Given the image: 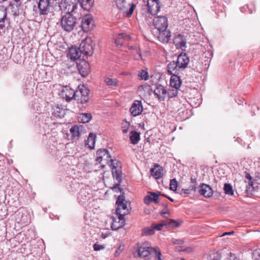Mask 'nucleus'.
Returning <instances> with one entry per match:
<instances>
[{
    "mask_svg": "<svg viewBox=\"0 0 260 260\" xmlns=\"http://www.w3.org/2000/svg\"><path fill=\"white\" fill-rule=\"evenodd\" d=\"M96 155H98L96 159L97 162L102 164V162L104 161L111 169L113 178L114 180V185L112 189L115 191L121 192L122 189L119 187L122 181V166L120 162L117 159L112 158L108 150L106 149H99L96 152Z\"/></svg>",
    "mask_w": 260,
    "mask_h": 260,
    "instance_id": "obj_1",
    "label": "nucleus"
},
{
    "mask_svg": "<svg viewBox=\"0 0 260 260\" xmlns=\"http://www.w3.org/2000/svg\"><path fill=\"white\" fill-rule=\"evenodd\" d=\"M153 25L158 30L157 38L162 43L168 42L170 39L171 34L167 30L168 26V19L166 16H157L153 19Z\"/></svg>",
    "mask_w": 260,
    "mask_h": 260,
    "instance_id": "obj_2",
    "label": "nucleus"
},
{
    "mask_svg": "<svg viewBox=\"0 0 260 260\" xmlns=\"http://www.w3.org/2000/svg\"><path fill=\"white\" fill-rule=\"evenodd\" d=\"M77 18L72 14L66 13L60 20V26L62 29L67 32L73 30L76 25Z\"/></svg>",
    "mask_w": 260,
    "mask_h": 260,
    "instance_id": "obj_3",
    "label": "nucleus"
},
{
    "mask_svg": "<svg viewBox=\"0 0 260 260\" xmlns=\"http://www.w3.org/2000/svg\"><path fill=\"white\" fill-rule=\"evenodd\" d=\"M78 88V90L75 91L74 99L81 104L87 103L89 100V89L84 85H79Z\"/></svg>",
    "mask_w": 260,
    "mask_h": 260,
    "instance_id": "obj_4",
    "label": "nucleus"
},
{
    "mask_svg": "<svg viewBox=\"0 0 260 260\" xmlns=\"http://www.w3.org/2000/svg\"><path fill=\"white\" fill-rule=\"evenodd\" d=\"M92 40L90 38H86L83 40L80 45V50L84 58V56H91L93 53V47L92 45Z\"/></svg>",
    "mask_w": 260,
    "mask_h": 260,
    "instance_id": "obj_5",
    "label": "nucleus"
},
{
    "mask_svg": "<svg viewBox=\"0 0 260 260\" xmlns=\"http://www.w3.org/2000/svg\"><path fill=\"white\" fill-rule=\"evenodd\" d=\"M116 5L119 10L122 11L123 15L127 17H130L132 16L136 7L135 4L129 3V1H118Z\"/></svg>",
    "mask_w": 260,
    "mask_h": 260,
    "instance_id": "obj_6",
    "label": "nucleus"
},
{
    "mask_svg": "<svg viewBox=\"0 0 260 260\" xmlns=\"http://www.w3.org/2000/svg\"><path fill=\"white\" fill-rule=\"evenodd\" d=\"M116 203L117 205L116 210L117 215L122 217L128 214V210L127 207V201L125 200L123 195H120L117 197Z\"/></svg>",
    "mask_w": 260,
    "mask_h": 260,
    "instance_id": "obj_7",
    "label": "nucleus"
},
{
    "mask_svg": "<svg viewBox=\"0 0 260 260\" xmlns=\"http://www.w3.org/2000/svg\"><path fill=\"white\" fill-rule=\"evenodd\" d=\"M94 26L93 17L90 15H84L81 20V27L84 32H88L93 29Z\"/></svg>",
    "mask_w": 260,
    "mask_h": 260,
    "instance_id": "obj_8",
    "label": "nucleus"
},
{
    "mask_svg": "<svg viewBox=\"0 0 260 260\" xmlns=\"http://www.w3.org/2000/svg\"><path fill=\"white\" fill-rule=\"evenodd\" d=\"M153 247H150L148 242H145L138 247L137 251L138 255L139 257L145 258L152 254V250Z\"/></svg>",
    "mask_w": 260,
    "mask_h": 260,
    "instance_id": "obj_9",
    "label": "nucleus"
},
{
    "mask_svg": "<svg viewBox=\"0 0 260 260\" xmlns=\"http://www.w3.org/2000/svg\"><path fill=\"white\" fill-rule=\"evenodd\" d=\"M76 66L80 74L82 77H86L89 72V64L84 58L78 60Z\"/></svg>",
    "mask_w": 260,
    "mask_h": 260,
    "instance_id": "obj_10",
    "label": "nucleus"
},
{
    "mask_svg": "<svg viewBox=\"0 0 260 260\" xmlns=\"http://www.w3.org/2000/svg\"><path fill=\"white\" fill-rule=\"evenodd\" d=\"M60 95L66 101L70 102L74 98L75 91L69 86H64L61 89Z\"/></svg>",
    "mask_w": 260,
    "mask_h": 260,
    "instance_id": "obj_11",
    "label": "nucleus"
},
{
    "mask_svg": "<svg viewBox=\"0 0 260 260\" xmlns=\"http://www.w3.org/2000/svg\"><path fill=\"white\" fill-rule=\"evenodd\" d=\"M176 62L179 68L184 69L187 68L189 62V58L186 53H181L178 56Z\"/></svg>",
    "mask_w": 260,
    "mask_h": 260,
    "instance_id": "obj_12",
    "label": "nucleus"
},
{
    "mask_svg": "<svg viewBox=\"0 0 260 260\" xmlns=\"http://www.w3.org/2000/svg\"><path fill=\"white\" fill-rule=\"evenodd\" d=\"M200 195L204 196L206 198H209L212 197L213 194V190L210 185L202 183L199 186L198 190Z\"/></svg>",
    "mask_w": 260,
    "mask_h": 260,
    "instance_id": "obj_13",
    "label": "nucleus"
},
{
    "mask_svg": "<svg viewBox=\"0 0 260 260\" xmlns=\"http://www.w3.org/2000/svg\"><path fill=\"white\" fill-rule=\"evenodd\" d=\"M59 6L63 8L64 10L66 11V13L72 14L77 8V4L74 3L72 1H61Z\"/></svg>",
    "mask_w": 260,
    "mask_h": 260,
    "instance_id": "obj_14",
    "label": "nucleus"
},
{
    "mask_svg": "<svg viewBox=\"0 0 260 260\" xmlns=\"http://www.w3.org/2000/svg\"><path fill=\"white\" fill-rule=\"evenodd\" d=\"M160 1H147L148 11L152 15H156L160 8Z\"/></svg>",
    "mask_w": 260,
    "mask_h": 260,
    "instance_id": "obj_15",
    "label": "nucleus"
},
{
    "mask_svg": "<svg viewBox=\"0 0 260 260\" xmlns=\"http://www.w3.org/2000/svg\"><path fill=\"white\" fill-rule=\"evenodd\" d=\"M129 111L133 116H137L140 115L143 111V106L141 102L140 101H134Z\"/></svg>",
    "mask_w": 260,
    "mask_h": 260,
    "instance_id": "obj_16",
    "label": "nucleus"
},
{
    "mask_svg": "<svg viewBox=\"0 0 260 260\" xmlns=\"http://www.w3.org/2000/svg\"><path fill=\"white\" fill-rule=\"evenodd\" d=\"M51 5L50 1H39L38 8L40 15H47L50 12Z\"/></svg>",
    "mask_w": 260,
    "mask_h": 260,
    "instance_id": "obj_17",
    "label": "nucleus"
},
{
    "mask_svg": "<svg viewBox=\"0 0 260 260\" xmlns=\"http://www.w3.org/2000/svg\"><path fill=\"white\" fill-rule=\"evenodd\" d=\"M174 43L177 48H180L182 50H184L186 47V40L184 36L180 34L175 36L174 39Z\"/></svg>",
    "mask_w": 260,
    "mask_h": 260,
    "instance_id": "obj_18",
    "label": "nucleus"
},
{
    "mask_svg": "<svg viewBox=\"0 0 260 260\" xmlns=\"http://www.w3.org/2000/svg\"><path fill=\"white\" fill-rule=\"evenodd\" d=\"M148 193L149 195L146 196L144 199V202L145 204L149 205L151 202H153L156 204L158 203V197L161 195L160 192H149Z\"/></svg>",
    "mask_w": 260,
    "mask_h": 260,
    "instance_id": "obj_19",
    "label": "nucleus"
},
{
    "mask_svg": "<svg viewBox=\"0 0 260 260\" xmlns=\"http://www.w3.org/2000/svg\"><path fill=\"white\" fill-rule=\"evenodd\" d=\"M82 55V54L79 50V48L71 47L69 50L67 56L71 60H76L80 59V58L81 57Z\"/></svg>",
    "mask_w": 260,
    "mask_h": 260,
    "instance_id": "obj_20",
    "label": "nucleus"
},
{
    "mask_svg": "<svg viewBox=\"0 0 260 260\" xmlns=\"http://www.w3.org/2000/svg\"><path fill=\"white\" fill-rule=\"evenodd\" d=\"M125 224L124 216L121 217L118 215L116 218H113V221L111 224V228L113 230H117L123 227Z\"/></svg>",
    "mask_w": 260,
    "mask_h": 260,
    "instance_id": "obj_21",
    "label": "nucleus"
},
{
    "mask_svg": "<svg viewBox=\"0 0 260 260\" xmlns=\"http://www.w3.org/2000/svg\"><path fill=\"white\" fill-rule=\"evenodd\" d=\"M154 93L160 101H164L167 96V90L163 86L159 84L154 89Z\"/></svg>",
    "mask_w": 260,
    "mask_h": 260,
    "instance_id": "obj_22",
    "label": "nucleus"
},
{
    "mask_svg": "<svg viewBox=\"0 0 260 260\" xmlns=\"http://www.w3.org/2000/svg\"><path fill=\"white\" fill-rule=\"evenodd\" d=\"M151 175L155 179H158L162 177L163 169L159 165H156L150 170Z\"/></svg>",
    "mask_w": 260,
    "mask_h": 260,
    "instance_id": "obj_23",
    "label": "nucleus"
},
{
    "mask_svg": "<svg viewBox=\"0 0 260 260\" xmlns=\"http://www.w3.org/2000/svg\"><path fill=\"white\" fill-rule=\"evenodd\" d=\"M84 130L83 126L81 125H74L70 129L73 139L77 140Z\"/></svg>",
    "mask_w": 260,
    "mask_h": 260,
    "instance_id": "obj_24",
    "label": "nucleus"
},
{
    "mask_svg": "<svg viewBox=\"0 0 260 260\" xmlns=\"http://www.w3.org/2000/svg\"><path fill=\"white\" fill-rule=\"evenodd\" d=\"M181 84L180 77L177 75H172L170 79V86L171 88L179 89Z\"/></svg>",
    "mask_w": 260,
    "mask_h": 260,
    "instance_id": "obj_25",
    "label": "nucleus"
},
{
    "mask_svg": "<svg viewBox=\"0 0 260 260\" xmlns=\"http://www.w3.org/2000/svg\"><path fill=\"white\" fill-rule=\"evenodd\" d=\"M167 68L168 72L172 75L178 74L179 69H180L178 67L177 62L174 61L171 62L169 64H168Z\"/></svg>",
    "mask_w": 260,
    "mask_h": 260,
    "instance_id": "obj_26",
    "label": "nucleus"
},
{
    "mask_svg": "<svg viewBox=\"0 0 260 260\" xmlns=\"http://www.w3.org/2000/svg\"><path fill=\"white\" fill-rule=\"evenodd\" d=\"M96 141V135L93 133H90L87 139L85 141V145L90 149H93Z\"/></svg>",
    "mask_w": 260,
    "mask_h": 260,
    "instance_id": "obj_27",
    "label": "nucleus"
},
{
    "mask_svg": "<svg viewBox=\"0 0 260 260\" xmlns=\"http://www.w3.org/2000/svg\"><path fill=\"white\" fill-rule=\"evenodd\" d=\"M129 139L132 144H138L140 140V133L135 131H131L129 133Z\"/></svg>",
    "mask_w": 260,
    "mask_h": 260,
    "instance_id": "obj_28",
    "label": "nucleus"
},
{
    "mask_svg": "<svg viewBox=\"0 0 260 260\" xmlns=\"http://www.w3.org/2000/svg\"><path fill=\"white\" fill-rule=\"evenodd\" d=\"M92 116L90 113H81L78 117V121L83 123L89 122Z\"/></svg>",
    "mask_w": 260,
    "mask_h": 260,
    "instance_id": "obj_29",
    "label": "nucleus"
},
{
    "mask_svg": "<svg viewBox=\"0 0 260 260\" xmlns=\"http://www.w3.org/2000/svg\"><path fill=\"white\" fill-rule=\"evenodd\" d=\"M81 8L86 11H89L93 6L94 1H78Z\"/></svg>",
    "mask_w": 260,
    "mask_h": 260,
    "instance_id": "obj_30",
    "label": "nucleus"
},
{
    "mask_svg": "<svg viewBox=\"0 0 260 260\" xmlns=\"http://www.w3.org/2000/svg\"><path fill=\"white\" fill-rule=\"evenodd\" d=\"M104 82L108 86L116 87L118 85V82L116 79L105 77L104 79Z\"/></svg>",
    "mask_w": 260,
    "mask_h": 260,
    "instance_id": "obj_31",
    "label": "nucleus"
},
{
    "mask_svg": "<svg viewBox=\"0 0 260 260\" xmlns=\"http://www.w3.org/2000/svg\"><path fill=\"white\" fill-rule=\"evenodd\" d=\"M152 250V256H155V260H162L161 252L158 247H153Z\"/></svg>",
    "mask_w": 260,
    "mask_h": 260,
    "instance_id": "obj_32",
    "label": "nucleus"
},
{
    "mask_svg": "<svg viewBox=\"0 0 260 260\" xmlns=\"http://www.w3.org/2000/svg\"><path fill=\"white\" fill-rule=\"evenodd\" d=\"M224 192L226 194L232 196L234 194V190L231 184L229 183H225L223 188Z\"/></svg>",
    "mask_w": 260,
    "mask_h": 260,
    "instance_id": "obj_33",
    "label": "nucleus"
},
{
    "mask_svg": "<svg viewBox=\"0 0 260 260\" xmlns=\"http://www.w3.org/2000/svg\"><path fill=\"white\" fill-rule=\"evenodd\" d=\"M179 89H176L174 88H170L169 91H167V96L169 98H172L178 95Z\"/></svg>",
    "mask_w": 260,
    "mask_h": 260,
    "instance_id": "obj_34",
    "label": "nucleus"
},
{
    "mask_svg": "<svg viewBox=\"0 0 260 260\" xmlns=\"http://www.w3.org/2000/svg\"><path fill=\"white\" fill-rule=\"evenodd\" d=\"M7 17V9L3 6H0V22H4Z\"/></svg>",
    "mask_w": 260,
    "mask_h": 260,
    "instance_id": "obj_35",
    "label": "nucleus"
},
{
    "mask_svg": "<svg viewBox=\"0 0 260 260\" xmlns=\"http://www.w3.org/2000/svg\"><path fill=\"white\" fill-rule=\"evenodd\" d=\"M168 222L166 220L162 221L161 223L158 224H153L152 228L154 229L159 231L161 229V228L164 226H167Z\"/></svg>",
    "mask_w": 260,
    "mask_h": 260,
    "instance_id": "obj_36",
    "label": "nucleus"
},
{
    "mask_svg": "<svg viewBox=\"0 0 260 260\" xmlns=\"http://www.w3.org/2000/svg\"><path fill=\"white\" fill-rule=\"evenodd\" d=\"M168 222L167 226L172 228H177L180 226V224L177 221L173 219L166 220Z\"/></svg>",
    "mask_w": 260,
    "mask_h": 260,
    "instance_id": "obj_37",
    "label": "nucleus"
},
{
    "mask_svg": "<svg viewBox=\"0 0 260 260\" xmlns=\"http://www.w3.org/2000/svg\"><path fill=\"white\" fill-rule=\"evenodd\" d=\"M154 229L152 228V225L151 228H145L143 230V235H152L154 234Z\"/></svg>",
    "mask_w": 260,
    "mask_h": 260,
    "instance_id": "obj_38",
    "label": "nucleus"
},
{
    "mask_svg": "<svg viewBox=\"0 0 260 260\" xmlns=\"http://www.w3.org/2000/svg\"><path fill=\"white\" fill-rule=\"evenodd\" d=\"M177 187V181L175 178L171 179L170 183V189L171 190L175 191Z\"/></svg>",
    "mask_w": 260,
    "mask_h": 260,
    "instance_id": "obj_39",
    "label": "nucleus"
},
{
    "mask_svg": "<svg viewBox=\"0 0 260 260\" xmlns=\"http://www.w3.org/2000/svg\"><path fill=\"white\" fill-rule=\"evenodd\" d=\"M253 260H260V249L254 250L252 253Z\"/></svg>",
    "mask_w": 260,
    "mask_h": 260,
    "instance_id": "obj_40",
    "label": "nucleus"
},
{
    "mask_svg": "<svg viewBox=\"0 0 260 260\" xmlns=\"http://www.w3.org/2000/svg\"><path fill=\"white\" fill-rule=\"evenodd\" d=\"M54 114L56 117H61L64 114V111L59 107H56L54 112Z\"/></svg>",
    "mask_w": 260,
    "mask_h": 260,
    "instance_id": "obj_41",
    "label": "nucleus"
},
{
    "mask_svg": "<svg viewBox=\"0 0 260 260\" xmlns=\"http://www.w3.org/2000/svg\"><path fill=\"white\" fill-rule=\"evenodd\" d=\"M139 75L141 79L147 80L148 79V74L146 71L142 70Z\"/></svg>",
    "mask_w": 260,
    "mask_h": 260,
    "instance_id": "obj_42",
    "label": "nucleus"
},
{
    "mask_svg": "<svg viewBox=\"0 0 260 260\" xmlns=\"http://www.w3.org/2000/svg\"><path fill=\"white\" fill-rule=\"evenodd\" d=\"M117 38L120 39V40L121 39H123L126 41L129 40L131 39V37L129 35L126 34L125 33L122 32L120 34H119L118 35Z\"/></svg>",
    "mask_w": 260,
    "mask_h": 260,
    "instance_id": "obj_43",
    "label": "nucleus"
},
{
    "mask_svg": "<svg viewBox=\"0 0 260 260\" xmlns=\"http://www.w3.org/2000/svg\"><path fill=\"white\" fill-rule=\"evenodd\" d=\"M129 123L127 122H125L122 124V131L123 134H126L128 132V130L129 127Z\"/></svg>",
    "mask_w": 260,
    "mask_h": 260,
    "instance_id": "obj_44",
    "label": "nucleus"
},
{
    "mask_svg": "<svg viewBox=\"0 0 260 260\" xmlns=\"http://www.w3.org/2000/svg\"><path fill=\"white\" fill-rule=\"evenodd\" d=\"M94 250L99 251L105 248V246L103 245H100L98 243H95L93 246Z\"/></svg>",
    "mask_w": 260,
    "mask_h": 260,
    "instance_id": "obj_45",
    "label": "nucleus"
},
{
    "mask_svg": "<svg viewBox=\"0 0 260 260\" xmlns=\"http://www.w3.org/2000/svg\"><path fill=\"white\" fill-rule=\"evenodd\" d=\"M172 242L174 244L181 245L184 243V241L182 239H172Z\"/></svg>",
    "mask_w": 260,
    "mask_h": 260,
    "instance_id": "obj_46",
    "label": "nucleus"
},
{
    "mask_svg": "<svg viewBox=\"0 0 260 260\" xmlns=\"http://www.w3.org/2000/svg\"><path fill=\"white\" fill-rule=\"evenodd\" d=\"M115 43L116 44V45L118 47H121L122 46V44H123V42L122 41H121L120 39H119L118 38H117V39H116L115 40Z\"/></svg>",
    "mask_w": 260,
    "mask_h": 260,
    "instance_id": "obj_47",
    "label": "nucleus"
},
{
    "mask_svg": "<svg viewBox=\"0 0 260 260\" xmlns=\"http://www.w3.org/2000/svg\"><path fill=\"white\" fill-rule=\"evenodd\" d=\"M20 1H11L10 3V6H11L12 8L14 7V5L17 6V5H19Z\"/></svg>",
    "mask_w": 260,
    "mask_h": 260,
    "instance_id": "obj_48",
    "label": "nucleus"
},
{
    "mask_svg": "<svg viewBox=\"0 0 260 260\" xmlns=\"http://www.w3.org/2000/svg\"><path fill=\"white\" fill-rule=\"evenodd\" d=\"M245 178L249 180V181H252V177L250 176V174L249 173H246Z\"/></svg>",
    "mask_w": 260,
    "mask_h": 260,
    "instance_id": "obj_49",
    "label": "nucleus"
},
{
    "mask_svg": "<svg viewBox=\"0 0 260 260\" xmlns=\"http://www.w3.org/2000/svg\"><path fill=\"white\" fill-rule=\"evenodd\" d=\"M161 196H164V197L167 198V199H168L172 202H174V200L172 198H170V197H169V196H167V195H166L165 194H161Z\"/></svg>",
    "mask_w": 260,
    "mask_h": 260,
    "instance_id": "obj_50",
    "label": "nucleus"
},
{
    "mask_svg": "<svg viewBox=\"0 0 260 260\" xmlns=\"http://www.w3.org/2000/svg\"><path fill=\"white\" fill-rule=\"evenodd\" d=\"M182 191L185 194L189 193V189H182Z\"/></svg>",
    "mask_w": 260,
    "mask_h": 260,
    "instance_id": "obj_51",
    "label": "nucleus"
},
{
    "mask_svg": "<svg viewBox=\"0 0 260 260\" xmlns=\"http://www.w3.org/2000/svg\"><path fill=\"white\" fill-rule=\"evenodd\" d=\"M135 58L137 60L140 59V58H141V54L140 53H138L137 55H135Z\"/></svg>",
    "mask_w": 260,
    "mask_h": 260,
    "instance_id": "obj_52",
    "label": "nucleus"
},
{
    "mask_svg": "<svg viewBox=\"0 0 260 260\" xmlns=\"http://www.w3.org/2000/svg\"><path fill=\"white\" fill-rule=\"evenodd\" d=\"M190 181L192 183H194L196 184V182H197V179L196 178H193L192 177H191L190 178Z\"/></svg>",
    "mask_w": 260,
    "mask_h": 260,
    "instance_id": "obj_53",
    "label": "nucleus"
},
{
    "mask_svg": "<svg viewBox=\"0 0 260 260\" xmlns=\"http://www.w3.org/2000/svg\"><path fill=\"white\" fill-rule=\"evenodd\" d=\"M253 185V181H249L248 185H247L246 187L248 188H250V186H252Z\"/></svg>",
    "mask_w": 260,
    "mask_h": 260,
    "instance_id": "obj_54",
    "label": "nucleus"
},
{
    "mask_svg": "<svg viewBox=\"0 0 260 260\" xmlns=\"http://www.w3.org/2000/svg\"><path fill=\"white\" fill-rule=\"evenodd\" d=\"M230 259L231 260H235L236 256H235V254L231 253L230 254Z\"/></svg>",
    "mask_w": 260,
    "mask_h": 260,
    "instance_id": "obj_55",
    "label": "nucleus"
},
{
    "mask_svg": "<svg viewBox=\"0 0 260 260\" xmlns=\"http://www.w3.org/2000/svg\"><path fill=\"white\" fill-rule=\"evenodd\" d=\"M190 188L191 190L195 191L196 190V187L195 184L193 186H191Z\"/></svg>",
    "mask_w": 260,
    "mask_h": 260,
    "instance_id": "obj_56",
    "label": "nucleus"
},
{
    "mask_svg": "<svg viewBox=\"0 0 260 260\" xmlns=\"http://www.w3.org/2000/svg\"><path fill=\"white\" fill-rule=\"evenodd\" d=\"M233 233H234V232H229V233H224L222 235V236H224L226 235H231V234H232Z\"/></svg>",
    "mask_w": 260,
    "mask_h": 260,
    "instance_id": "obj_57",
    "label": "nucleus"
},
{
    "mask_svg": "<svg viewBox=\"0 0 260 260\" xmlns=\"http://www.w3.org/2000/svg\"><path fill=\"white\" fill-rule=\"evenodd\" d=\"M168 212H166V211H165V212H161V215H162V216H164V214H168Z\"/></svg>",
    "mask_w": 260,
    "mask_h": 260,
    "instance_id": "obj_58",
    "label": "nucleus"
},
{
    "mask_svg": "<svg viewBox=\"0 0 260 260\" xmlns=\"http://www.w3.org/2000/svg\"><path fill=\"white\" fill-rule=\"evenodd\" d=\"M4 26V25L0 24V28H1V29L3 28Z\"/></svg>",
    "mask_w": 260,
    "mask_h": 260,
    "instance_id": "obj_59",
    "label": "nucleus"
},
{
    "mask_svg": "<svg viewBox=\"0 0 260 260\" xmlns=\"http://www.w3.org/2000/svg\"><path fill=\"white\" fill-rule=\"evenodd\" d=\"M181 260H185L184 258H181Z\"/></svg>",
    "mask_w": 260,
    "mask_h": 260,
    "instance_id": "obj_60",
    "label": "nucleus"
},
{
    "mask_svg": "<svg viewBox=\"0 0 260 260\" xmlns=\"http://www.w3.org/2000/svg\"><path fill=\"white\" fill-rule=\"evenodd\" d=\"M102 166L104 167V165L102 164Z\"/></svg>",
    "mask_w": 260,
    "mask_h": 260,
    "instance_id": "obj_61",
    "label": "nucleus"
},
{
    "mask_svg": "<svg viewBox=\"0 0 260 260\" xmlns=\"http://www.w3.org/2000/svg\"><path fill=\"white\" fill-rule=\"evenodd\" d=\"M115 253H116V254H118L117 251H116Z\"/></svg>",
    "mask_w": 260,
    "mask_h": 260,
    "instance_id": "obj_62",
    "label": "nucleus"
},
{
    "mask_svg": "<svg viewBox=\"0 0 260 260\" xmlns=\"http://www.w3.org/2000/svg\"><path fill=\"white\" fill-rule=\"evenodd\" d=\"M115 253H116V254H118L117 251H116Z\"/></svg>",
    "mask_w": 260,
    "mask_h": 260,
    "instance_id": "obj_63",
    "label": "nucleus"
}]
</instances>
